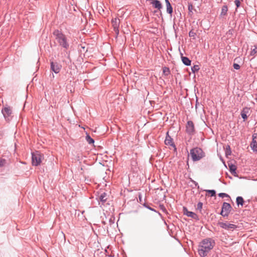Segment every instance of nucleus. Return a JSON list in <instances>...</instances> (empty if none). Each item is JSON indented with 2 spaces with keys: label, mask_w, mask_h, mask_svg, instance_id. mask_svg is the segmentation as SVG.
Wrapping results in <instances>:
<instances>
[{
  "label": "nucleus",
  "mask_w": 257,
  "mask_h": 257,
  "mask_svg": "<svg viewBox=\"0 0 257 257\" xmlns=\"http://www.w3.org/2000/svg\"><path fill=\"white\" fill-rule=\"evenodd\" d=\"M215 245V242L211 238L203 239L200 243L198 253L201 257L207 256V253L211 250Z\"/></svg>",
  "instance_id": "obj_1"
},
{
  "label": "nucleus",
  "mask_w": 257,
  "mask_h": 257,
  "mask_svg": "<svg viewBox=\"0 0 257 257\" xmlns=\"http://www.w3.org/2000/svg\"><path fill=\"white\" fill-rule=\"evenodd\" d=\"M53 35L56 37V40L61 46L66 49L69 48V45L67 41V38L62 32L56 30L53 32Z\"/></svg>",
  "instance_id": "obj_2"
},
{
  "label": "nucleus",
  "mask_w": 257,
  "mask_h": 257,
  "mask_svg": "<svg viewBox=\"0 0 257 257\" xmlns=\"http://www.w3.org/2000/svg\"><path fill=\"white\" fill-rule=\"evenodd\" d=\"M190 155L193 161L196 162L205 157V153L202 149L195 147L190 150Z\"/></svg>",
  "instance_id": "obj_3"
},
{
  "label": "nucleus",
  "mask_w": 257,
  "mask_h": 257,
  "mask_svg": "<svg viewBox=\"0 0 257 257\" xmlns=\"http://www.w3.org/2000/svg\"><path fill=\"white\" fill-rule=\"evenodd\" d=\"M32 164L33 166H38L42 162V155L39 151L32 152Z\"/></svg>",
  "instance_id": "obj_4"
},
{
  "label": "nucleus",
  "mask_w": 257,
  "mask_h": 257,
  "mask_svg": "<svg viewBox=\"0 0 257 257\" xmlns=\"http://www.w3.org/2000/svg\"><path fill=\"white\" fill-rule=\"evenodd\" d=\"M231 206L230 204L227 202H224L222 206V209L220 214L223 216H228L231 210Z\"/></svg>",
  "instance_id": "obj_5"
},
{
  "label": "nucleus",
  "mask_w": 257,
  "mask_h": 257,
  "mask_svg": "<svg viewBox=\"0 0 257 257\" xmlns=\"http://www.w3.org/2000/svg\"><path fill=\"white\" fill-rule=\"evenodd\" d=\"M186 132L190 136H192L195 134V126L192 120L187 121L186 125Z\"/></svg>",
  "instance_id": "obj_6"
},
{
  "label": "nucleus",
  "mask_w": 257,
  "mask_h": 257,
  "mask_svg": "<svg viewBox=\"0 0 257 257\" xmlns=\"http://www.w3.org/2000/svg\"><path fill=\"white\" fill-rule=\"evenodd\" d=\"M62 68L61 64L57 62H50V70L55 73L57 74L60 72Z\"/></svg>",
  "instance_id": "obj_7"
},
{
  "label": "nucleus",
  "mask_w": 257,
  "mask_h": 257,
  "mask_svg": "<svg viewBox=\"0 0 257 257\" xmlns=\"http://www.w3.org/2000/svg\"><path fill=\"white\" fill-rule=\"evenodd\" d=\"M183 211L184 214L186 215L187 216L191 217L192 218L196 220H199V218L198 216L195 213L188 211V210L186 207H183Z\"/></svg>",
  "instance_id": "obj_8"
},
{
  "label": "nucleus",
  "mask_w": 257,
  "mask_h": 257,
  "mask_svg": "<svg viewBox=\"0 0 257 257\" xmlns=\"http://www.w3.org/2000/svg\"><path fill=\"white\" fill-rule=\"evenodd\" d=\"M111 23L113 28V30L115 34L117 36L119 34V26L120 20L118 18H114L111 20Z\"/></svg>",
  "instance_id": "obj_9"
},
{
  "label": "nucleus",
  "mask_w": 257,
  "mask_h": 257,
  "mask_svg": "<svg viewBox=\"0 0 257 257\" xmlns=\"http://www.w3.org/2000/svg\"><path fill=\"white\" fill-rule=\"evenodd\" d=\"M165 144L167 146H171L174 148L175 150H177L176 146L173 142V139L169 134V132L166 133V138L164 141Z\"/></svg>",
  "instance_id": "obj_10"
},
{
  "label": "nucleus",
  "mask_w": 257,
  "mask_h": 257,
  "mask_svg": "<svg viewBox=\"0 0 257 257\" xmlns=\"http://www.w3.org/2000/svg\"><path fill=\"white\" fill-rule=\"evenodd\" d=\"M219 225L222 228L227 230H233L237 228L236 225L227 222H219Z\"/></svg>",
  "instance_id": "obj_11"
},
{
  "label": "nucleus",
  "mask_w": 257,
  "mask_h": 257,
  "mask_svg": "<svg viewBox=\"0 0 257 257\" xmlns=\"http://www.w3.org/2000/svg\"><path fill=\"white\" fill-rule=\"evenodd\" d=\"M252 140L250 144L251 150L254 152H257V134L254 133L252 136Z\"/></svg>",
  "instance_id": "obj_12"
},
{
  "label": "nucleus",
  "mask_w": 257,
  "mask_h": 257,
  "mask_svg": "<svg viewBox=\"0 0 257 257\" xmlns=\"http://www.w3.org/2000/svg\"><path fill=\"white\" fill-rule=\"evenodd\" d=\"M97 199L101 202L102 204H104L107 200V194L105 192L100 193L98 196Z\"/></svg>",
  "instance_id": "obj_13"
},
{
  "label": "nucleus",
  "mask_w": 257,
  "mask_h": 257,
  "mask_svg": "<svg viewBox=\"0 0 257 257\" xmlns=\"http://www.w3.org/2000/svg\"><path fill=\"white\" fill-rule=\"evenodd\" d=\"M165 3L166 5V11L167 13L172 16V13L173 12V9L172 6L171 5L169 0H165Z\"/></svg>",
  "instance_id": "obj_14"
},
{
  "label": "nucleus",
  "mask_w": 257,
  "mask_h": 257,
  "mask_svg": "<svg viewBox=\"0 0 257 257\" xmlns=\"http://www.w3.org/2000/svg\"><path fill=\"white\" fill-rule=\"evenodd\" d=\"M2 112L5 118L10 116L12 113V110L10 107H5L2 109Z\"/></svg>",
  "instance_id": "obj_15"
},
{
  "label": "nucleus",
  "mask_w": 257,
  "mask_h": 257,
  "mask_svg": "<svg viewBox=\"0 0 257 257\" xmlns=\"http://www.w3.org/2000/svg\"><path fill=\"white\" fill-rule=\"evenodd\" d=\"M181 59L183 63L186 66H190L191 65V60L187 57L183 56V54L181 53Z\"/></svg>",
  "instance_id": "obj_16"
},
{
  "label": "nucleus",
  "mask_w": 257,
  "mask_h": 257,
  "mask_svg": "<svg viewBox=\"0 0 257 257\" xmlns=\"http://www.w3.org/2000/svg\"><path fill=\"white\" fill-rule=\"evenodd\" d=\"M153 6L156 9L160 10L162 8V5L161 2L158 0H154L152 2Z\"/></svg>",
  "instance_id": "obj_17"
},
{
  "label": "nucleus",
  "mask_w": 257,
  "mask_h": 257,
  "mask_svg": "<svg viewBox=\"0 0 257 257\" xmlns=\"http://www.w3.org/2000/svg\"><path fill=\"white\" fill-rule=\"evenodd\" d=\"M249 108L247 107H244L243 108L241 112V116L244 120L247 118V113L248 112Z\"/></svg>",
  "instance_id": "obj_18"
},
{
  "label": "nucleus",
  "mask_w": 257,
  "mask_h": 257,
  "mask_svg": "<svg viewBox=\"0 0 257 257\" xmlns=\"http://www.w3.org/2000/svg\"><path fill=\"white\" fill-rule=\"evenodd\" d=\"M228 166L229 168L230 172L231 173L232 175L235 176L236 174V166L232 164H228Z\"/></svg>",
  "instance_id": "obj_19"
},
{
  "label": "nucleus",
  "mask_w": 257,
  "mask_h": 257,
  "mask_svg": "<svg viewBox=\"0 0 257 257\" xmlns=\"http://www.w3.org/2000/svg\"><path fill=\"white\" fill-rule=\"evenodd\" d=\"M236 202L238 206L239 205L242 206L244 203L243 198L241 196H238L236 199Z\"/></svg>",
  "instance_id": "obj_20"
},
{
  "label": "nucleus",
  "mask_w": 257,
  "mask_h": 257,
  "mask_svg": "<svg viewBox=\"0 0 257 257\" xmlns=\"http://www.w3.org/2000/svg\"><path fill=\"white\" fill-rule=\"evenodd\" d=\"M228 11V8L226 5H224L222 6L221 8V12L220 15L221 16H225L227 14V12Z\"/></svg>",
  "instance_id": "obj_21"
},
{
  "label": "nucleus",
  "mask_w": 257,
  "mask_h": 257,
  "mask_svg": "<svg viewBox=\"0 0 257 257\" xmlns=\"http://www.w3.org/2000/svg\"><path fill=\"white\" fill-rule=\"evenodd\" d=\"M85 139L89 144H94V140L87 133H86Z\"/></svg>",
  "instance_id": "obj_22"
},
{
  "label": "nucleus",
  "mask_w": 257,
  "mask_h": 257,
  "mask_svg": "<svg viewBox=\"0 0 257 257\" xmlns=\"http://www.w3.org/2000/svg\"><path fill=\"white\" fill-rule=\"evenodd\" d=\"M143 206L146 207V208L151 210V211H153L154 212H157L158 213L159 215H161L160 213L159 212H157L155 209H154L153 208L150 207V205L147 203H144L143 204Z\"/></svg>",
  "instance_id": "obj_23"
},
{
  "label": "nucleus",
  "mask_w": 257,
  "mask_h": 257,
  "mask_svg": "<svg viewBox=\"0 0 257 257\" xmlns=\"http://www.w3.org/2000/svg\"><path fill=\"white\" fill-rule=\"evenodd\" d=\"M163 73L165 76H168L170 74V70L168 67H164L163 68Z\"/></svg>",
  "instance_id": "obj_24"
},
{
  "label": "nucleus",
  "mask_w": 257,
  "mask_h": 257,
  "mask_svg": "<svg viewBox=\"0 0 257 257\" xmlns=\"http://www.w3.org/2000/svg\"><path fill=\"white\" fill-rule=\"evenodd\" d=\"M254 48L251 49L250 52V56H252L254 58L257 53V46H254Z\"/></svg>",
  "instance_id": "obj_25"
},
{
  "label": "nucleus",
  "mask_w": 257,
  "mask_h": 257,
  "mask_svg": "<svg viewBox=\"0 0 257 257\" xmlns=\"http://www.w3.org/2000/svg\"><path fill=\"white\" fill-rule=\"evenodd\" d=\"M200 69V67L198 65H195L193 67H191L192 72L194 73L198 72Z\"/></svg>",
  "instance_id": "obj_26"
},
{
  "label": "nucleus",
  "mask_w": 257,
  "mask_h": 257,
  "mask_svg": "<svg viewBox=\"0 0 257 257\" xmlns=\"http://www.w3.org/2000/svg\"><path fill=\"white\" fill-rule=\"evenodd\" d=\"M231 153V149L229 146H227L226 147V151H225V155L226 156L230 155Z\"/></svg>",
  "instance_id": "obj_27"
},
{
  "label": "nucleus",
  "mask_w": 257,
  "mask_h": 257,
  "mask_svg": "<svg viewBox=\"0 0 257 257\" xmlns=\"http://www.w3.org/2000/svg\"><path fill=\"white\" fill-rule=\"evenodd\" d=\"M206 192L210 194L211 197L215 196L216 195V191L214 190H207Z\"/></svg>",
  "instance_id": "obj_28"
},
{
  "label": "nucleus",
  "mask_w": 257,
  "mask_h": 257,
  "mask_svg": "<svg viewBox=\"0 0 257 257\" xmlns=\"http://www.w3.org/2000/svg\"><path fill=\"white\" fill-rule=\"evenodd\" d=\"M240 1L241 0H234V4L236 7L235 9V12H237V9L240 6Z\"/></svg>",
  "instance_id": "obj_29"
},
{
  "label": "nucleus",
  "mask_w": 257,
  "mask_h": 257,
  "mask_svg": "<svg viewBox=\"0 0 257 257\" xmlns=\"http://www.w3.org/2000/svg\"><path fill=\"white\" fill-rule=\"evenodd\" d=\"M218 196L220 197H222V198H223V197H229V196L226 194V193H220L218 194Z\"/></svg>",
  "instance_id": "obj_30"
},
{
  "label": "nucleus",
  "mask_w": 257,
  "mask_h": 257,
  "mask_svg": "<svg viewBox=\"0 0 257 257\" xmlns=\"http://www.w3.org/2000/svg\"><path fill=\"white\" fill-rule=\"evenodd\" d=\"M202 206H203V203L201 202H199L198 203V204L197 205V209L199 210L200 211H201V209L202 208Z\"/></svg>",
  "instance_id": "obj_31"
},
{
  "label": "nucleus",
  "mask_w": 257,
  "mask_h": 257,
  "mask_svg": "<svg viewBox=\"0 0 257 257\" xmlns=\"http://www.w3.org/2000/svg\"><path fill=\"white\" fill-rule=\"evenodd\" d=\"M196 35V34L195 32L193 31L192 30L190 31L189 32V36L190 37H195V36Z\"/></svg>",
  "instance_id": "obj_32"
},
{
  "label": "nucleus",
  "mask_w": 257,
  "mask_h": 257,
  "mask_svg": "<svg viewBox=\"0 0 257 257\" xmlns=\"http://www.w3.org/2000/svg\"><path fill=\"white\" fill-rule=\"evenodd\" d=\"M188 10H189V13L192 12L193 6L191 3H188Z\"/></svg>",
  "instance_id": "obj_33"
},
{
  "label": "nucleus",
  "mask_w": 257,
  "mask_h": 257,
  "mask_svg": "<svg viewBox=\"0 0 257 257\" xmlns=\"http://www.w3.org/2000/svg\"><path fill=\"white\" fill-rule=\"evenodd\" d=\"M6 163V160L5 159L0 158V167H3Z\"/></svg>",
  "instance_id": "obj_34"
},
{
  "label": "nucleus",
  "mask_w": 257,
  "mask_h": 257,
  "mask_svg": "<svg viewBox=\"0 0 257 257\" xmlns=\"http://www.w3.org/2000/svg\"><path fill=\"white\" fill-rule=\"evenodd\" d=\"M233 66L234 69H235L236 70H238L240 68V65L237 63H234L233 65Z\"/></svg>",
  "instance_id": "obj_35"
},
{
  "label": "nucleus",
  "mask_w": 257,
  "mask_h": 257,
  "mask_svg": "<svg viewBox=\"0 0 257 257\" xmlns=\"http://www.w3.org/2000/svg\"><path fill=\"white\" fill-rule=\"evenodd\" d=\"M160 207L161 209H162V210L163 212H167V210H166V209L165 208V206L163 205H160Z\"/></svg>",
  "instance_id": "obj_36"
},
{
  "label": "nucleus",
  "mask_w": 257,
  "mask_h": 257,
  "mask_svg": "<svg viewBox=\"0 0 257 257\" xmlns=\"http://www.w3.org/2000/svg\"><path fill=\"white\" fill-rule=\"evenodd\" d=\"M113 220H114V218L113 219V220L112 219V218H110V219H109V222H110V224H111V223H114Z\"/></svg>",
  "instance_id": "obj_37"
},
{
  "label": "nucleus",
  "mask_w": 257,
  "mask_h": 257,
  "mask_svg": "<svg viewBox=\"0 0 257 257\" xmlns=\"http://www.w3.org/2000/svg\"><path fill=\"white\" fill-rule=\"evenodd\" d=\"M139 200H140V202H142V197L140 196H139Z\"/></svg>",
  "instance_id": "obj_38"
},
{
  "label": "nucleus",
  "mask_w": 257,
  "mask_h": 257,
  "mask_svg": "<svg viewBox=\"0 0 257 257\" xmlns=\"http://www.w3.org/2000/svg\"><path fill=\"white\" fill-rule=\"evenodd\" d=\"M193 182L195 183V186H196L197 185H198V183H196V182H195V181H193Z\"/></svg>",
  "instance_id": "obj_39"
},
{
  "label": "nucleus",
  "mask_w": 257,
  "mask_h": 257,
  "mask_svg": "<svg viewBox=\"0 0 257 257\" xmlns=\"http://www.w3.org/2000/svg\"><path fill=\"white\" fill-rule=\"evenodd\" d=\"M241 1H243V0H241Z\"/></svg>",
  "instance_id": "obj_40"
}]
</instances>
